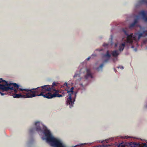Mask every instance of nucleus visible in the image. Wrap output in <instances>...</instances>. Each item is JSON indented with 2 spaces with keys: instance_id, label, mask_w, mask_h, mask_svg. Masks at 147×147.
<instances>
[{
  "instance_id": "a211bd4d",
  "label": "nucleus",
  "mask_w": 147,
  "mask_h": 147,
  "mask_svg": "<svg viewBox=\"0 0 147 147\" xmlns=\"http://www.w3.org/2000/svg\"><path fill=\"white\" fill-rule=\"evenodd\" d=\"M118 68H121L122 69H123L124 68L123 67V66H121V67L119 66V67H118Z\"/></svg>"
},
{
  "instance_id": "7ed1b4c3",
  "label": "nucleus",
  "mask_w": 147,
  "mask_h": 147,
  "mask_svg": "<svg viewBox=\"0 0 147 147\" xmlns=\"http://www.w3.org/2000/svg\"><path fill=\"white\" fill-rule=\"evenodd\" d=\"M27 89H22L21 86H19L16 83H8L5 80L0 81V90L2 91H9L10 92L13 91L15 93L21 92L22 93H26L28 91H26L25 90ZM0 94L1 95H3L4 94L0 92Z\"/></svg>"
},
{
  "instance_id": "4be33fe9",
  "label": "nucleus",
  "mask_w": 147,
  "mask_h": 147,
  "mask_svg": "<svg viewBox=\"0 0 147 147\" xmlns=\"http://www.w3.org/2000/svg\"><path fill=\"white\" fill-rule=\"evenodd\" d=\"M134 51H137V49H134Z\"/></svg>"
},
{
  "instance_id": "5701e85b",
  "label": "nucleus",
  "mask_w": 147,
  "mask_h": 147,
  "mask_svg": "<svg viewBox=\"0 0 147 147\" xmlns=\"http://www.w3.org/2000/svg\"><path fill=\"white\" fill-rule=\"evenodd\" d=\"M131 48H134V46L132 45V46H131Z\"/></svg>"
},
{
  "instance_id": "2eb2a0df",
  "label": "nucleus",
  "mask_w": 147,
  "mask_h": 147,
  "mask_svg": "<svg viewBox=\"0 0 147 147\" xmlns=\"http://www.w3.org/2000/svg\"><path fill=\"white\" fill-rule=\"evenodd\" d=\"M140 3H145L147 4V0H141Z\"/></svg>"
},
{
  "instance_id": "9b49d317",
  "label": "nucleus",
  "mask_w": 147,
  "mask_h": 147,
  "mask_svg": "<svg viewBox=\"0 0 147 147\" xmlns=\"http://www.w3.org/2000/svg\"><path fill=\"white\" fill-rule=\"evenodd\" d=\"M111 57V55L109 54V51H107L106 54L104 55L103 56V58L104 59L105 62H107V61L110 59Z\"/></svg>"
},
{
  "instance_id": "f3484780",
  "label": "nucleus",
  "mask_w": 147,
  "mask_h": 147,
  "mask_svg": "<svg viewBox=\"0 0 147 147\" xmlns=\"http://www.w3.org/2000/svg\"><path fill=\"white\" fill-rule=\"evenodd\" d=\"M79 75L78 74H75L74 76V77H77L78 76H79Z\"/></svg>"
},
{
  "instance_id": "bb28decb",
  "label": "nucleus",
  "mask_w": 147,
  "mask_h": 147,
  "mask_svg": "<svg viewBox=\"0 0 147 147\" xmlns=\"http://www.w3.org/2000/svg\"><path fill=\"white\" fill-rule=\"evenodd\" d=\"M146 107L147 108V105H146Z\"/></svg>"
},
{
  "instance_id": "6e6552de",
  "label": "nucleus",
  "mask_w": 147,
  "mask_h": 147,
  "mask_svg": "<svg viewBox=\"0 0 147 147\" xmlns=\"http://www.w3.org/2000/svg\"><path fill=\"white\" fill-rule=\"evenodd\" d=\"M120 53L118 51L114 50L112 51L111 53V55L113 57V61L115 62L118 60V56Z\"/></svg>"
},
{
  "instance_id": "393cba45",
  "label": "nucleus",
  "mask_w": 147,
  "mask_h": 147,
  "mask_svg": "<svg viewBox=\"0 0 147 147\" xmlns=\"http://www.w3.org/2000/svg\"><path fill=\"white\" fill-rule=\"evenodd\" d=\"M2 80V78H0V81H1Z\"/></svg>"
},
{
  "instance_id": "2f4dec72",
  "label": "nucleus",
  "mask_w": 147,
  "mask_h": 147,
  "mask_svg": "<svg viewBox=\"0 0 147 147\" xmlns=\"http://www.w3.org/2000/svg\"><path fill=\"white\" fill-rule=\"evenodd\" d=\"M81 92L82 93V91Z\"/></svg>"
},
{
  "instance_id": "39448f33",
  "label": "nucleus",
  "mask_w": 147,
  "mask_h": 147,
  "mask_svg": "<svg viewBox=\"0 0 147 147\" xmlns=\"http://www.w3.org/2000/svg\"><path fill=\"white\" fill-rule=\"evenodd\" d=\"M86 74L85 76V78H80L78 79V80L80 81L79 84V88L78 89V91L80 90H84L85 87L88 85V81L87 79L90 78H93L92 74L91 73L90 70L89 69H86Z\"/></svg>"
},
{
  "instance_id": "ddd939ff",
  "label": "nucleus",
  "mask_w": 147,
  "mask_h": 147,
  "mask_svg": "<svg viewBox=\"0 0 147 147\" xmlns=\"http://www.w3.org/2000/svg\"><path fill=\"white\" fill-rule=\"evenodd\" d=\"M103 66V64H102L100 65L99 67L96 68V69L98 71H101Z\"/></svg>"
},
{
  "instance_id": "0eeeda50",
  "label": "nucleus",
  "mask_w": 147,
  "mask_h": 147,
  "mask_svg": "<svg viewBox=\"0 0 147 147\" xmlns=\"http://www.w3.org/2000/svg\"><path fill=\"white\" fill-rule=\"evenodd\" d=\"M139 16H136V19H135L134 22L131 24L129 26V28L131 29L134 28L136 25V24L138 22V20L140 18V16L142 17L143 19L146 22H147V11L142 10L139 13Z\"/></svg>"
},
{
  "instance_id": "9d476101",
  "label": "nucleus",
  "mask_w": 147,
  "mask_h": 147,
  "mask_svg": "<svg viewBox=\"0 0 147 147\" xmlns=\"http://www.w3.org/2000/svg\"><path fill=\"white\" fill-rule=\"evenodd\" d=\"M28 96L27 92L26 93H20L19 94H15L13 95V97L14 98H28L27 96Z\"/></svg>"
},
{
  "instance_id": "1a4fd4ad",
  "label": "nucleus",
  "mask_w": 147,
  "mask_h": 147,
  "mask_svg": "<svg viewBox=\"0 0 147 147\" xmlns=\"http://www.w3.org/2000/svg\"><path fill=\"white\" fill-rule=\"evenodd\" d=\"M42 94H44L51 90V88L49 85H44L40 87Z\"/></svg>"
},
{
  "instance_id": "423d86ee",
  "label": "nucleus",
  "mask_w": 147,
  "mask_h": 147,
  "mask_svg": "<svg viewBox=\"0 0 147 147\" xmlns=\"http://www.w3.org/2000/svg\"><path fill=\"white\" fill-rule=\"evenodd\" d=\"M74 87H72L69 90H65V91L67 90V93L69 94V97L67 98L66 101L67 105L69 106L70 108H71L73 107L74 104V102L75 101V98L76 96L77 92H75L73 91Z\"/></svg>"
},
{
  "instance_id": "cd10ccee",
  "label": "nucleus",
  "mask_w": 147,
  "mask_h": 147,
  "mask_svg": "<svg viewBox=\"0 0 147 147\" xmlns=\"http://www.w3.org/2000/svg\"><path fill=\"white\" fill-rule=\"evenodd\" d=\"M30 131V132H32V131L31 130Z\"/></svg>"
},
{
  "instance_id": "c756f323",
  "label": "nucleus",
  "mask_w": 147,
  "mask_h": 147,
  "mask_svg": "<svg viewBox=\"0 0 147 147\" xmlns=\"http://www.w3.org/2000/svg\"><path fill=\"white\" fill-rule=\"evenodd\" d=\"M108 140V139H107V140H106V141H107V140Z\"/></svg>"
},
{
  "instance_id": "f257e3e1",
  "label": "nucleus",
  "mask_w": 147,
  "mask_h": 147,
  "mask_svg": "<svg viewBox=\"0 0 147 147\" xmlns=\"http://www.w3.org/2000/svg\"><path fill=\"white\" fill-rule=\"evenodd\" d=\"M42 128L44 129L43 133L45 137H42V140H46L47 143L49 144L51 146L54 147H66L61 140L55 138L50 131L41 123L39 121L35 123L34 129L40 135L42 133Z\"/></svg>"
},
{
  "instance_id": "f8f14e48",
  "label": "nucleus",
  "mask_w": 147,
  "mask_h": 147,
  "mask_svg": "<svg viewBox=\"0 0 147 147\" xmlns=\"http://www.w3.org/2000/svg\"><path fill=\"white\" fill-rule=\"evenodd\" d=\"M125 43L120 44L119 46V50L120 51H123L125 46Z\"/></svg>"
},
{
  "instance_id": "412c9836",
  "label": "nucleus",
  "mask_w": 147,
  "mask_h": 147,
  "mask_svg": "<svg viewBox=\"0 0 147 147\" xmlns=\"http://www.w3.org/2000/svg\"><path fill=\"white\" fill-rule=\"evenodd\" d=\"M125 138H129V137H128L127 136H125Z\"/></svg>"
},
{
  "instance_id": "c85d7f7f",
  "label": "nucleus",
  "mask_w": 147,
  "mask_h": 147,
  "mask_svg": "<svg viewBox=\"0 0 147 147\" xmlns=\"http://www.w3.org/2000/svg\"><path fill=\"white\" fill-rule=\"evenodd\" d=\"M108 140V139H107V140H106V141H107V140Z\"/></svg>"
},
{
  "instance_id": "20e7f679",
  "label": "nucleus",
  "mask_w": 147,
  "mask_h": 147,
  "mask_svg": "<svg viewBox=\"0 0 147 147\" xmlns=\"http://www.w3.org/2000/svg\"><path fill=\"white\" fill-rule=\"evenodd\" d=\"M123 31L127 36L126 42L130 44H133L135 43L136 45H137V42L141 37L147 36V30L144 31L142 32H138L134 35L132 33L128 35L127 31L124 29L123 30Z\"/></svg>"
},
{
  "instance_id": "7c9ffc66",
  "label": "nucleus",
  "mask_w": 147,
  "mask_h": 147,
  "mask_svg": "<svg viewBox=\"0 0 147 147\" xmlns=\"http://www.w3.org/2000/svg\"><path fill=\"white\" fill-rule=\"evenodd\" d=\"M93 55H94L93 54H92V56H93Z\"/></svg>"
},
{
  "instance_id": "dca6fc26",
  "label": "nucleus",
  "mask_w": 147,
  "mask_h": 147,
  "mask_svg": "<svg viewBox=\"0 0 147 147\" xmlns=\"http://www.w3.org/2000/svg\"><path fill=\"white\" fill-rule=\"evenodd\" d=\"M56 83H55V82H54L53 83V84H52V86H51V89H52L53 90V91H54V92H55V93H55V91H54V89H53V86H56Z\"/></svg>"
},
{
  "instance_id": "4468645a",
  "label": "nucleus",
  "mask_w": 147,
  "mask_h": 147,
  "mask_svg": "<svg viewBox=\"0 0 147 147\" xmlns=\"http://www.w3.org/2000/svg\"><path fill=\"white\" fill-rule=\"evenodd\" d=\"M111 42H110L108 44H106L104 43V44H103V46H107L108 45H113V42L112 41V36H111Z\"/></svg>"
},
{
  "instance_id": "a878e982",
  "label": "nucleus",
  "mask_w": 147,
  "mask_h": 147,
  "mask_svg": "<svg viewBox=\"0 0 147 147\" xmlns=\"http://www.w3.org/2000/svg\"><path fill=\"white\" fill-rule=\"evenodd\" d=\"M65 84H66V85H67V83H65Z\"/></svg>"
},
{
  "instance_id": "b1692460",
  "label": "nucleus",
  "mask_w": 147,
  "mask_h": 147,
  "mask_svg": "<svg viewBox=\"0 0 147 147\" xmlns=\"http://www.w3.org/2000/svg\"><path fill=\"white\" fill-rule=\"evenodd\" d=\"M110 139V140L111 139V140H113V138H112L111 139Z\"/></svg>"
},
{
  "instance_id": "6ab92c4d",
  "label": "nucleus",
  "mask_w": 147,
  "mask_h": 147,
  "mask_svg": "<svg viewBox=\"0 0 147 147\" xmlns=\"http://www.w3.org/2000/svg\"><path fill=\"white\" fill-rule=\"evenodd\" d=\"M90 57H88L87 58L86 60H89L90 59Z\"/></svg>"
},
{
  "instance_id": "473e14b6",
  "label": "nucleus",
  "mask_w": 147,
  "mask_h": 147,
  "mask_svg": "<svg viewBox=\"0 0 147 147\" xmlns=\"http://www.w3.org/2000/svg\"><path fill=\"white\" fill-rule=\"evenodd\" d=\"M79 145H77L76 146H79Z\"/></svg>"
},
{
  "instance_id": "aec40b11",
  "label": "nucleus",
  "mask_w": 147,
  "mask_h": 147,
  "mask_svg": "<svg viewBox=\"0 0 147 147\" xmlns=\"http://www.w3.org/2000/svg\"><path fill=\"white\" fill-rule=\"evenodd\" d=\"M117 45H118V43H117V44H115V47H116L117 46Z\"/></svg>"
},
{
  "instance_id": "f03ea898",
  "label": "nucleus",
  "mask_w": 147,
  "mask_h": 147,
  "mask_svg": "<svg viewBox=\"0 0 147 147\" xmlns=\"http://www.w3.org/2000/svg\"><path fill=\"white\" fill-rule=\"evenodd\" d=\"M26 91H28L27 92L28 96L27 97L28 98H33L35 97L43 96L44 98H51L53 97H61L64 95L65 94L64 92H62L59 90H54L55 91V93L52 94L50 93H48L45 94H43L42 93L40 87H38L35 88H32L31 89H30L25 90Z\"/></svg>"
}]
</instances>
